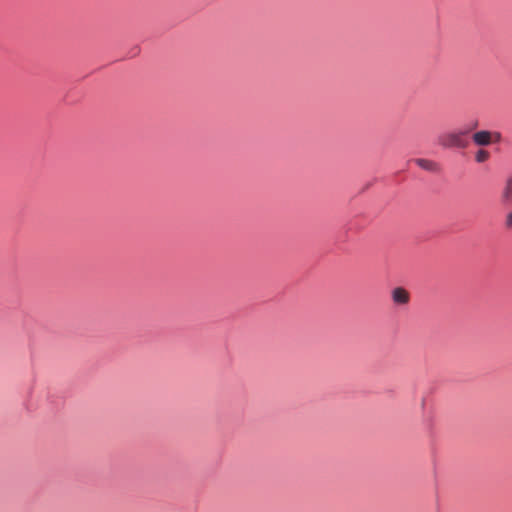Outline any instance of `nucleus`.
<instances>
[{
	"mask_svg": "<svg viewBox=\"0 0 512 512\" xmlns=\"http://www.w3.org/2000/svg\"><path fill=\"white\" fill-rule=\"evenodd\" d=\"M478 125H479V122L477 120H475L466 129L453 130V131L441 133L437 137V143L445 149H451V148L465 149L469 145V142H468L466 136L471 131L475 130L478 127Z\"/></svg>",
	"mask_w": 512,
	"mask_h": 512,
	"instance_id": "1",
	"label": "nucleus"
},
{
	"mask_svg": "<svg viewBox=\"0 0 512 512\" xmlns=\"http://www.w3.org/2000/svg\"><path fill=\"white\" fill-rule=\"evenodd\" d=\"M472 140L477 146H488L493 142V134L488 130H480L472 135Z\"/></svg>",
	"mask_w": 512,
	"mask_h": 512,
	"instance_id": "2",
	"label": "nucleus"
},
{
	"mask_svg": "<svg viewBox=\"0 0 512 512\" xmlns=\"http://www.w3.org/2000/svg\"><path fill=\"white\" fill-rule=\"evenodd\" d=\"M392 299L395 304L406 305L410 300V295L404 288L397 287L392 291Z\"/></svg>",
	"mask_w": 512,
	"mask_h": 512,
	"instance_id": "3",
	"label": "nucleus"
},
{
	"mask_svg": "<svg viewBox=\"0 0 512 512\" xmlns=\"http://www.w3.org/2000/svg\"><path fill=\"white\" fill-rule=\"evenodd\" d=\"M501 198L503 203L508 204L512 202V174L507 178L503 188Z\"/></svg>",
	"mask_w": 512,
	"mask_h": 512,
	"instance_id": "4",
	"label": "nucleus"
},
{
	"mask_svg": "<svg viewBox=\"0 0 512 512\" xmlns=\"http://www.w3.org/2000/svg\"><path fill=\"white\" fill-rule=\"evenodd\" d=\"M415 163L424 170L433 171L436 168V163L428 159H416Z\"/></svg>",
	"mask_w": 512,
	"mask_h": 512,
	"instance_id": "5",
	"label": "nucleus"
},
{
	"mask_svg": "<svg viewBox=\"0 0 512 512\" xmlns=\"http://www.w3.org/2000/svg\"><path fill=\"white\" fill-rule=\"evenodd\" d=\"M490 158V153L487 150L479 149L475 153V161L477 163H484Z\"/></svg>",
	"mask_w": 512,
	"mask_h": 512,
	"instance_id": "6",
	"label": "nucleus"
},
{
	"mask_svg": "<svg viewBox=\"0 0 512 512\" xmlns=\"http://www.w3.org/2000/svg\"><path fill=\"white\" fill-rule=\"evenodd\" d=\"M505 227L507 229H512V210L508 212L505 217Z\"/></svg>",
	"mask_w": 512,
	"mask_h": 512,
	"instance_id": "7",
	"label": "nucleus"
},
{
	"mask_svg": "<svg viewBox=\"0 0 512 512\" xmlns=\"http://www.w3.org/2000/svg\"><path fill=\"white\" fill-rule=\"evenodd\" d=\"M493 142H499L501 140V134L499 132H492Z\"/></svg>",
	"mask_w": 512,
	"mask_h": 512,
	"instance_id": "8",
	"label": "nucleus"
}]
</instances>
